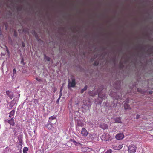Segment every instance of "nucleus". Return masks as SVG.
Wrapping results in <instances>:
<instances>
[{
    "label": "nucleus",
    "mask_w": 153,
    "mask_h": 153,
    "mask_svg": "<svg viewBox=\"0 0 153 153\" xmlns=\"http://www.w3.org/2000/svg\"><path fill=\"white\" fill-rule=\"evenodd\" d=\"M6 93L10 99H12V98L13 96V93L12 92L8 91H6Z\"/></svg>",
    "instance_id": "nucleus-11"
},
{
    "label": "nucleus",
    "mask_w": 153,
    "mask_h": 153,
    "mask_svg": "<svg viewBox=\"0 0 153 153\" xmlns=\"http://www.w3.org/2000/svg\"><path fill=\"white\" fill-rule=\"evenodd\" d=\"M1 34V28L0 27V35Z\"/></svg>",
    "instance_id": "nucleus-34"
},
{
    "label": "nucleus",
    "mask_w": 153,
    "mask_h": 153,
    "mask_svg": "<svg viewBox=\"0 0 153 153\" xmlns=\"http://www.w3.org/2000/svg\"><path fill=\"white\" fill-rule=\"evenodd\" d=\"M77 125L79 126L82 127L84 126V124L80 120H78L77 122Z\"/></svg>",
    "instance_id": "nucleus-17"
},
{
    "label": "nucleus",
    "mask_w": 153,
    "mask_h": 153,
    "mask_svg": "<svg viewBox=\"0 0 153 153\" xmlns=\"http://www.w3.org/2000/svg\"><path fill=\"white\" fill-rule=\"evenodd\" d=\"M16 103V101L14 99L11 102H10L9 106L10 107H13Z\"/></svg>",
    "instance_id": "nucleus-13"
},
{
    "label": "nucleus",
    "mask_w": 153,
    "mask_h": 153,
    "mask_svg": "<svg viewBox=\"0 0 153 153\" xmlns=\"http://www.w3.org/2000/svg\"><path fill=\"white\" fill-rule=\"evenodd\" d=\"M8 122L11 125L13 126L14 125V120L13 118H11L10 120H8Z\"/></svg>",
    "instance_id": "nucleus-15"
},
{
    "label": "nucleus",
    "mask_w": 153,
    "mask_h": 153,
    "mask_svg": "<svg viewBox=\"0 0 153 153\" xmlns=\"http://www.w3.org/2000/svg\"><path fill=\"white\" fill-rule=\"evenodd\" d=\"M84 105H83L82 108H84V106H87L88 108L91 105V103L89 100L84 101L83 102Z\"/></svg>",
    "instance_id": "nucleus-8"
},
{
    "label": "nucleus",
    "mask_w": 153,
    "mask_h": 153,
    "mask_svg": "<svg viewBox=\"0 0 153 153\" xmlns=\"http://www.w3.org/2000/svg\"><path fill=\"white\" fill-rule=\"evenodd\" d=\"M112 151L111 149H109L105 153H111Z\"/></svg>",
    "instance_id": "nucleus-27"
},
{
    "label": "nucleus",
    "mask_w": 153,
    "mask_h": 153,
    "mask_svg": "<svg viewBox=\"0 0 153 153\" xmlns=\"http://www.w3.org/2000/svg\"><path fill=\"white\" fill-rule=\"evenodd\" d=\"M22 46L23 47H24L25 46V44L23 42H22Z\"/></svg>",
    "instance_id": "nucleus-30"
},
{
    "label": "nucleus",
    "mask_w": 153,
    "mask_h": 153,
    "mask_svg": "<svg viewBox=\"0 0 153 153\" xmlns=\"http://www.w3.org/2000/svg\"><path fill=\"white\" fill-rule=\"evenodd\" d=\"M123 147V144H120L119 145H112V148L114 150H120Z\"/></svg>",
    "instance_id": "nucleus-6"
},
{
    "label": "nucleus",
    "mask_w": 153,
    "mask_h": 153,
    "mask_svg": "<svg viewBox=\"0 0 153 153\" xmlns=\"http://www.w3.org/2000/svg\"><path fill=\"white\" fill-rule=\"evenodd\" d=\"M15 113V111L14 110H12L10 113V115L9 117H11L14 116Z\"/></svg>",
    "instance_id": "nucleus-20"
},
{
    "label": "nucleus",
    "mask_w": 153,
    "mask_h": 153,
    "mask_svg": "<svg viewBox=\"0 0 153 153\" xmlns=\"http://www.w3.org/2000/svg\"><path fill=\"white\" fill-rule=\"evenodd\" d=\"M45 59L48 61H50L51 59L49 57L46 56L45 55Z\"/></svg>",
    "instance_id": "nucleus-23"
},
{
    "label": "nucleus",
    "mask_w": 153,
    "mask_h": 153,
    "mask_svg": "<svg viewBox=\"0 0 153 153\" xmlns=\"http://www.w3.org/2000/svg\"><path fill=\"white\" fill-rule=\"evenodd\" d=\"M81 134L82 136L86 137L88 135L89 133L85 128H82L81 130Z\"/></svg>",
    "instance_id": "nucleus-2"
},
{
    "label": "nucleus",
    "mask_w": 153,
    "mask_h": 153,
    "mask_svg": "<svg viewBox=\"0 0 153 153\" xmlns=\"http://www.w3.org/2000/svg\"><path fill=\"white\" fill-rule=\"evenodd\" d=\"M124 106L125 109H130L131 108L130 106L127 103H125L124 105Z\"/></svg>",
    "instance_id": "nucleus-16"
},
{
    "label": "nucleus",
    "mask_w": 153,
    "mask_h": 153,
    "mask_svg": "<svg viewBox=\"0 0 153 153\" xmlns=\"http://www.w3.org/2000/svg\"><path fill=\"white\" fill-rule=\"evenodd\" d=\"M137 149L136 146L134 145H130L128 147L129 153H135Z\"/></svg>",
    "instance_id": "nucleus-1"
},
{
    "label": "nucleus",
    "mask_w": 153,
    "mask_h": 153,
    "mask_svg": "<svg viewBox=\"0 0 153 153\" xmlns=\"http://www.w3.org/2000/svg\"><path fill=\"white\" fill-rule=\"evenodd\" d=\"M100 127L103 129H105L108 128V126L106 124L102 123L100 125Z\"/></svg>",
    "instance_id": "nucleus-12"
},
{
    "label": "nucleus",
    "mask_w": 153,
    "mask_h": 153,
    "mask_svg": "<svg viewBox=\"0 0 153 153\" xmlns=\"http://www.w3.org/2000/svg\"><path fill=\"white\" fill-rule=\"evenodd\" d=\"M114 120L115 122L118 123H121L122 122L120 118V117H117L116 118L114 119Z\"/></svg>",
    "instance_id": "nucleus-14"
},
{
    "label": "nucleus",
    "mask_w": 153,
    "mask_h": 153,
    "mask_svg": "<svg viewBox=\"0 0 153 153\" xmlns=\"http://www.w3.org/2000/svg\"><path fill=\"white\" fill-rule=\"evenodd\" d=\"M52 123H49L46 125L45 126L48 129L51 130L53 128V127L52 125Z\"/></svg>",
    "instance_id": "nucleus-10"
},
{
    "label": "nucleus",
    "mask_w": 153,
    "mask_h": 153,
    "mask_svg": "<svg viewBox=\"0 0 153 153\" xmlns=\"http://www.w3.org/2000/svg\"><path fill=\"white\" fill-rule=\"evenodd\" d=\"M87 88V86H85L84 88L81 90V93H82L85 90H86Z\"/></svg>",
    "instance_id": "nucleus-22"
},
{
    "label": "nucleus",
    "mask_w": 153,
    "mask_h": 153,
    "mask_svg": "<svg viewBox=\"0 0 153 153\" xmlns=\"http://www.w3.org/2000/svg\"><path fill=\"white\" fill-rule=\"evenodd\" d=\"M109 94L111 97L117 100L120 99L121 98L120 96L117 95L116 94L113 95L111 93H110Z\"/></svg>",
    "instance_id": "nucleus-9"
},
{
    "label": "nucleus",
    "mask_w": 153,
    "mask_h": 153,
    "mask_svg": "<svg viewBox=\"0 0 153 153\" xmlns=\"http://www.w3.org/2000/svg\"><path fill=\"white\" fill-rule=\"evenodd\" d=\"M149 93L150 94H152V91H150V92H149Z\"/></svg>",
    "instance_id": "nucleus-32"
},
{
    "label": "nucleus",
    "mask_w": 153,
    "mask_h": 153,
    "mask_svg": "<svg viewBox=\"0 0 153 153\" xmlns=\"http://www.w3.org/2000/svg\"><path fill=\"white\" fill-rule=\"evenodd\" d=\"M56 117L55 116H51L49 118V122L51 123V122L53 120L55 119Z\"/></svg>",
    "instance_id": "nucleus-19"
},
{
    "label": "nucleus",
    "mask_w": 153,
    "mask_h": 153,
    "mask_svg": "<svg viewBox=\"0 0 153 153\" xmlns=\"http://www.w3.org/2000/svg\"><path fill=\"white\" fill-rule=\"evenodd\" d=\"M120 82H118V84L117 85H116L115 84L114 85V88L116 89H118L120 87Z\"/></svg>",
    "instance_id": "nucleus-18"
},
{
    "label": "nucleus",
    "mask_w": 153,
    "mask_h": 153,
    "mask_svg": "<svg viewBox=\"0 0 153 153\" xmlns=\"http://www.w3.org/2000/svg\"><path fill=\"white\" fill-rule=\"evenodd\" d=\"M28 150V149L27 147H24L23 149V153H27Z\"/></svg>",
    "instance_id": "nucleus-21"
},
{
    "label": "nucleus",
    "mask_w": 153,
    "mask_h": 153,
    "mask_svg": "<svg viewBox=\"0 0 153 153\" xmlns=\"http://www.w3.org/2000/svg\"><path fill=\"white\" fill-rule=\"evenodd\" d=\"M89 137L91 139H93L94 137V134H92L89 135Z\"/></svg>",
    "instance_id": "nucleus-25"
},
{
    "label": "nucleus",
    "mask_w": 153,
    "mask_h": 153,
    "mask_svg": "<svg viewBox=\"0 0 153 153\" xmlns=\"http://www.w3.org/2000/svg\"><path fill=\"white\" fill-rule=\"evenodd\" d=\"M97 93L99 97L101 98V99H104L105 98V93H103L102 91L99 92V90L97 91Z\"/></svg>",
    "instance_id": "nucleus-5"
},
{
    "label": "nucleus",
    "mask_w": 153,
    "mask_h": 153,
    "mask_svg": "<svg viewBox=\"0 0 153 153\" xmlns=\"http://www.w3.org/2000/svg\"><path fill=\"white\" fill-rule=\"evenodd\" d=\"M16 71L15 68H14L13 70V75L12 77L13 78L15 74H16Z\"/></svg>",
    "instance_id": "nucleus-24"
},
{
    "label": "nucleus",
    "mask_w": 153,
    "mask_h": 153,
    "mask_svg": "<svg viewBox=\"0 0 153 153\" xmlns=\"http://www.w3.org/2000/svg\"><path fill=\"white\" fill-rule=\"evenodd\" d=\"M101 139L102 140H109V135L107 134H103L102 135V136H101Z\"/></svg>",
    "instance_id": "nucleus-3"
},
{
    "label": "nucleus",
    "mask_w": 153,
    "mask_h": 153,
    "mask_svg": "<svg viewBox=\"0 0 153 153\" xmlns=\"http://www.w3.org/2000/svg\"><path fill=\"white\" fill-rule=\"evenodd\" d=\"M36 80L37 81H38L40 82V81H41V79H40V78H36Z\"/></svg>",
    "instance_id": "nucleus-29"
},
{
    "label": "nucleus",
    "mask_w": 153,
    "mask_h": 153,
    "mask_svg": "<svg viewBox=\"0 0 153 153\" xmlns=\"http://www.w3.org/2000/svg\"><path fill=\"white\" fill-rule=\"evenodd\" d=\"M61 96H60V95H59V97L57 99V101H56V102L57 103L59 102V100L60 98V97H61Z\"/></svg>",
    "instance_id": "nucleus-28"
},
{
    "label": "nucleus",
    "mask_w": 153,
    "mask_h": 153,
    "mask_svg": "<svg viewBox=\"0 0 153 153\" xmlns=\"http://www.w3.org/2000/svg\"><path fill=\"white\" fill-rule=\"evenodd\" d=\"M116 138L118 140H121L124 138V135L123 133H119L116 135Z\"/></svg>",
    "instance_id": "nucleus-4"
},
{
    "label": "nucleus",
    "mask_w": 153,
    "mask_h": 153,
    "mask_svg": "<svg viewBox=\"0 0 153 153\" xmlns=\"http://www.w3.org/2000/svg\"><path fill=\"white\" fill-rule=\"evenodd\" d=\"M56 90V89H54V92H55Z\"/></svg>",
    "instance_id": "nucleus-33"
},
{
    "label": "nucleus",
    "mask_w": 153,
    "mask_h": 153,
    "mask_svg": "<svg viewBox=\"0 0 153 153\" xmlns=\"http://www.w3.org/2000/svg\"><path fill=\"white\" fill-rule=\"evenodd\" d=\"M68 85L71 87H74L75 85V80L74 79L72 78L71 81L69 80Z\"/></svg>",
    "instance_id": "nucleus-7"
},
{
    "label": "nucleus",
    "mask_w": 153,
    "mask_h": 153,
    "mask_svg": "<svg viewBox=\"0 0 153 153\" xmlns=\"http://www.w3.org/2000/svg\"><path fill=\"white\" fill-rule=\"evenodd\" d=\"M62 87H61L60 88V94H59V95H60V96H62Z\"/></svg>",
    "instance_id": "nucleus-26"
},
{
    "label": "nucleus",
    "mask_w": 153,
    "mask_h": 153,
    "mask_svg": "<svg viewBox=\"0 0 153 153\" xmlns=\"http://www.w3.org/2000/svg\"><path fill=\"white\" fill-rule=\"evenodd\" d=\"M140 117V116L139 115H137L136 117V119H137Z\"/></svg>",
    "instance_id": "nucleus-31"
},
{
    "label": "nucleus",
    "mask_w": 153,
    "mask_h": 153,
    "mask_svg": "<svg viewBox=\"0 0 153 153\" xmlns=\"http://www.w3.org/2000/svg\"><path fill=\"white\" fill-rule=\"evenodd\" d=\"M74 143H76V141H74Z\"/></svg>",
    "instance_id": "nucleus-35"
}]
</instances>
